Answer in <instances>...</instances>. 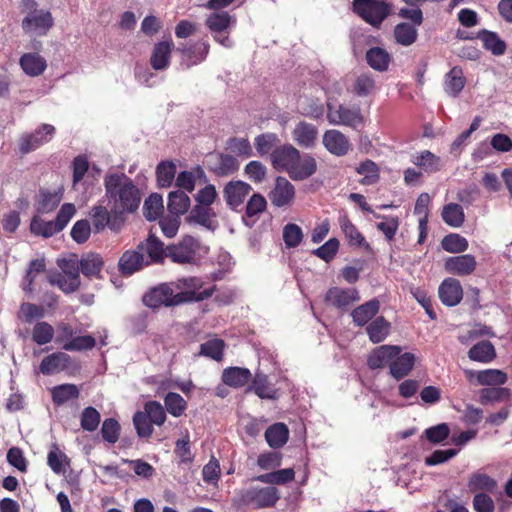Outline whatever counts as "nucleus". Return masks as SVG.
Here are the masks:
<instances>
[{
  "label": "nucleus",
  "mask_w": 512,
  "mask_h": 512,
  "mask_svg": "<svg viewBox=\"0 0 512 512\" xmlns=\"http://www.w3.org/2000/svg\"><path fill=\"white\" fill-rule=\"evenodd\" d=\"M105 196L114 216L132 213L141 203V193L123 172L110 171L104 177Z\"/></svg>",
  "instance_id": "f257e3e1"
},
{
  "label": "nucleus",
  "mask_w": 512,
  "mask_h": 512,
  "mask_svg": "<svg viewBox=\"0 0 512 512\" xmlns=\"http://www.w3.org/2000/svg\"><path fill=\"white\" fill-rule=\"evenodd\" d=\"M20 8L22 13L25 14L21 23L25 33L43 36L53 26L52 14L48 10L38 9L36 0H21Z\"/></svg>",
  "instance_id": "f03ea898"
},
{
  "label": "nucleus",
  "mask_w": 512,
  "mask_h": 512,
  "mask_svg": "<svg viewBox=\"0 0 512 512\" xmlns=\"http://www.w3.org/2000/svg\"><path fill=\"white\" fill-rule=\"evenodd\" d=\"M172 285L179 304L205 300L214 291L212 287L202 289L203 282L196 277L181 278L172 282Z\"/></svg>",
  "instance_id": "7ed1b4c3"
},
{
  "label": "nucleus",
  "mask_w": 512,
  "mask_h": 512,
  "mask_svg": "<svg viewBox=\"0 0 512 512\" xmlns=\"http://www.w3.org/2000/svg\"><path fill=\"white\" fill-rule=\"evenodd\" d=\"M205 252L199 240L190 235L184 236L177 244L167 247V255L173 262L180 264L193 263Z\"/></svg>",
  "instance_id": "20e7f679"
},
{
  "label": "nucleus",
  "mask_w": 512,
  "mask_h": 512,
  "mask_svg": "<svg viewBox=\"0 0 512 512\" xmlns=\"http://www.w3.org/2000/svg\"><path fill=\"white\" fill-rule=\"evenodd\" d=\"M353 9L372 26H379L391 11V4L384 0H354Z\"/></svg>",
  "instance_id": "39448f33"
},
{
  "label": "nucleus",
  "mask_w": 512,
  "mask_h": 512,
  "mask_svg": "<svg viewBox=\"0 0 512 512\" xmlns=\"http://www.w3.org/2000/svg\"><path fill=\"white\" fill-rule=\"evenodd\" d=\"M236 23L235 17L225 11L213 12L207 16L205 24L213 35L216 42L225 48H232L234 42L227 35L223 33L227 32Z\"/></svg>",
  "instance_id": "423d86ee"
},
{
  "label": "nucleus",
  "mask_w": 512,
  "mask_h": 512,
  "mask_svg": "<svg viewBox=\"0 0 512 512\" xmlns=\"http://www.w3.org/2000/svg\"><path fill=\"white\" fill-rule=\"evenodd\" d=\"M58 266L62 272L49 277V282L57 285L65 293L77 290L80 286L79 262L76 259H61Z\"/></svg>",
  "instance_id": "0eeeda50"
},
{
  "label": "nucleus",
  "mask_w": 512,
  "mask_h": 512,
  "mask_svg": "<svg viewBox=\"0 0 512 512\" xmlns=\"http://www.w3.org/2000/svg\"><path fill=\"white\" fill-rule=\"evenodd\" d=\"M327 107V119L332 125H343L356 129L364 122V118L359 107L334 105L331 103H328Z\"/></svg>",
  "instance_id": "6e6552de"
},
{
  "label": "nucleus",
  "mask_w": 512,
  "mask_h": 512,
  "mask_svg": "<svg viewBox=\"0 0 512 512\" xmlns=\"http://www.w3.org/2000/svg\"><path fill=\"white\" fill-rule=\"evenodd\" d=\"M143 303L150 308L179 305L172 282L152 288L143 296Z\"/></svg>",
  "instance_id": "1a4fd4ad"
},
{
  "label": "nucleus",
  "mask_w": 512,
  "mask_h": 512,
  "mask_svg": "<svg viewBox=\"0 0 512 512\" xmlns=\"http://www.w3.org/2000/svg\"><path fill=\"white\" fill-rule=\"evenodd\" d=\"M251 191L252 187L248 183L241 180H232L224 186L223 198L230 209L239 211Z\"/></svg>",
  "instance_id": "9d476101"
},
{
  "label": "nucleus",
  "mask_w": 512,
  "mask_h": 512,
  "mask_svg": "<svg viewBox=\"0 0 512 512\" xmlns=\"http://www.w3.org/2000/svg\"><path fill=\"white\" fill-rule=\"evenodd\" d=\"M55 134V127L50 124H42L34 133L25 134L19 139V150L22 154L29 153L48 143Z\"/></svg>",
  "instance_id": "9b49d317"
},
{
  "label": "nucleus",
  "mask_w": 512,
  "mask_h": 512,
  "mask_svg": "<svg viewBox=\"0 0 512 512\" xmlns=\"http://www.w3.org/2000/svg\"><path fill=\"white\" fill-rule=\"evenodd\" d=\"M295 187L285 177L278 176L275 179L274 186L270 190L268 197L272 205L282 208L292 205L295 199Z\"/></svg>",
  "instance_id": "f8f14e48"
},
{
  "label": "nucleus",
  "mask_w": 512,
  "mask_h": 512,
  "mask_svg": "<svg viewBox=\"0 0 512 512\" xmlns=\"http://www.w3.org/2000/svg\"><path fill=\"white\" fill-rule=\"evenodd\" d=\"M278 499L279 494L275 487L251 488L242 496V502L255 508L271 507Z\"/></svg>",
  "instance_id": "ddd939ff"
},
{
  "label": "nucleus",
  "mask_w": 512,
  "mask_h": 512,
  "mask_svg": "<svg viewBox=\"0 0 512 512\" xmlns=\"http://www.w3.org/2000/svg\"><path fill=\"white\" fill-rule=\"evenodd\" d=\"M464 374L467 380L481 386H499L507 382V374L499 369L472 370L466 369Z\"/></svg>",
  "instance_id": "4468645a"
},
{
  "label": "nucleus",
  "mask_w": 512,
  "mask_h": 512,
  "mask_svg": "<svg viewBox=\"0 0 512 512\" xmlns=\"http://www.w3.org/2000/svg\"><path fill=\"white\" fill-rule=\"evenodd\" d=\"M299 150L291 144H284L271 152L272 166L281 172L288 174L289 170L297 160Z\"/></svg>",
  "instance_id": "2eb2a0df"
},
{
  "label": "nucleus",
  "mask_w": 512,
  "mask_h": 512,
  "mask_svg": "<svg viewBox=\"0 0 512 512\" xmlns=\"http://www.w3.org/2000/svg\"><path fill=\"white\" fill-rule=\"evenodd\" d=\"M322 144L326 150L335 156H344L351 150L349 139L339 130H327L322 137Z\"/></svg>",
  "instance_id": "dca6fc26"
},
{
  "label": "nucleus",
  "mask_w": 512,
  "mask_h": 512,
  "mask_svg": "<svg viewBox=\"0 0 512 512\" xmlns=\"http://www.w3.org/2000/svg\"><path fill=\"white\" fill-rule=\"evenodd\" d=\"M317 171L316 159L308 154L299 152L297 160L288 172L289 177L294 181L306 180Z\"/></svg>",
  "instance_id": "f3484780"
},
{
  "label": "nucleus",
  "mask_w": 512,
  "mask_h": 512,
  "mask_svg": "<svg viewBox=\"0 0 512 512\" xmlns=\"http://www.w3.org/2000/svg\"><path fill=\"white\" fill-rule=\"evenodd\" d=\"M359 299V293L355 288L332 287L325 296V301L329 305L343 310Z\"/></svg>",
  "instance_id": "a211bd4d"
},
{
  "label": "nucleus",
  "mask_w": 512,
  "mask_h": 512,
  "mask_svg": "<svg viewBox=\"0 0 512 512\" xmlns=\"http://www.w3.org/2000/svg\"><path fill=\"white\" fill-rule=\"evenodd\" d=\"M215 218L216 213L212 207L196 203L186 217V221L214 231L218 227V222Z\"/></svg>",
  "instance_id": "6ab92c4d"
},
{
  "label": "nucleus",
  "mask_w": 512,
  "mask_h": 512,
  "mask_svg": "<svg viewBox=\"0 0 512 512\" xmlns=\"http://www.w3.org/2000/svg\"><path fill=\"white\" fill-rule=\"evenodd\" d=\"M476 265V259L471 254L448 257L444 262V268L448 273L459 276L470 275Z\"/></svg>",
  "instance_id": "aec40b11"
},
{
  "label": "nucleus",
  "mask_w": 512,
  "mask_h": 512,
  "mask_svg": "<svg viewBox=\"0 0 512 512\" xmlns=\"http://www.w3.org/2000/svg\"><path fill=\"white\" fill-rule=\"evenodd\" d=\"M293 141L302 148H312L318 139V129L315 125L300 121L292 131Z\"/></svg>",
  "instance_id": "412c9836"
},
{
  "label": "nucleus",
  "mask_w": 512,
  "mask_h": 512,
  "mask_svg": "<svg viewBox=\"0 0 512 512\" xmlns=\"http://www.w3.org/2000/svg\"><path fill=\"white\" fill-rule=\"evenodd\" d=\"M438 294L444 305L455 306L463 298V289L457 279L447 278L440 284Z\"/></svg>",
  "instance_id": "4be33fe9"
},
{
  "label": "nucleus",
  "mask_w": 512,
  "mask_h": 512,
  "mask_svg": "<svg viewBox=\"0 0 512 512\" xmlns=\"http://www.w3.org/2000/svg\"><path fill=\"white\" fill-rule=\"evenodd\" d=\"M401 353V347L396 345H382L374 349L368 358V365L371 369L383 368L390 365L392 360Z\"/></svg>",
  "instance_id": "5701e85b"
},
{
  "label": "nucleus",
  "mask_w": 512,
  "mask_h": 512,
  "mask_svg": "<svg viewBox=\"0 0 512 512\" xmlns=\"http://www.w3.org/2000/svg\"><path fill=\"white\" fill-rule=\"evenodd\" d=\"M201 182H206V175L202 168L196 167L179 172L175 179V186L178 188L177 190L191 193L196 185Z\"/></svg>",
  "instance_id": "b1692460"
},
{
  "label": "nucleus",
  "mask_w": 512,
  "mask_h": 512,
  "mask_svg": "<svg viewBox=\"0 0 512 512\" xmlns=\"http://www.w3.org/2000/svg\"><path fill=\"white\" fill-rule=\"evenodd\" d=\"M70 364V356L64 352H55L46 356L40 363L39 372L53 375L65 370Z\"/></svg>",
  "instance_id": "393cba45"
},
{
  "label": "nucleus",
  "mask_w": 512,
  "mask_h": 512,
  "mask_svg": "<svg viewBox=\"0 0 512 512\" xmlns=\"http://www.w3.org/2000/svg\"><path fill=\"white\" fill-rule=\"evenodd\" d=\"M147 265H149L148 259L138 249L136 251H126L118 263L121 273L125 275H131Z\"/></svg>",
  "instance_id": "a878e982"
},
{
  "label": "nucleus",
  "mask_w": 512,
  "mask_h": 512,
  "mask_svg": "<svg viewBox=\"0 0 512 512\" xmlns=\"http://www.w3.org/2000/svg\"><path fill=\"white\" fill-rule=\"evenodd\" d=\"M173 48L171 40L157 43L152 51L150 63L155 70H165L170 63V56Z\"/></svg>",
  "instance_id": "bb28decb"
},
{
  "label": "nucleus",
  "mask_w": 512,
  "mask_h": 512,
  "mask_svg": "<svg viewBox=\"0 0 512 512\" xmlns=\"http://www.w3.org/2000/svg\"><path fill=\"white\" fill-rule=\"evenodd\" d=\"M191 207V199L188 193L181 190L171 191L167 199V209L171 215L181 216L186 214Z\"/></svg>",
  "instance_id": "cd10ccee"
},
{
  "label": "nucleus",
  "mask_w": 512,
  "mask_h": 512,
  "mask_svg": "<svg viewBox=\"0 0 512 512\" xmlns=\"http://www.w3.org/2000/svg\"><path fill=\"white\" fill-rule=\"evenodd\" d=\"M90 217L96 232L103 231L107 226L114 231L120 229V223L116 220L111 221L110 212L103 205H95L90 211Z\"/></svg>",
  "instance_id": "c85d7f7f"
},
{
  "label": "nucleus",
  "mask_w": 512,
  "mask_h": 512,
  "mask_svg": "<svg viewBox=\"0 0 512 512\" xmlns=\"http://www.w3.org/2000/svg\"><path fill=\"white\" fill-rule=\"evenodd\" d=\"M415 361V355L410 352L398 354L390 363V374L397 380L405 377L413 369Z\"/></svg>",
  "instance_id": "c756f323"
},
{
  "label": "nucleus",
  "mask_w": 512,
  "mask_h": 512,
  "mask_svg": "<svg viewBox=\"0 0 512 512\" xmlns=\"http://www.w3.org/2000/svg\"><path fill=\"white\" fill-rule=\"evenodd\" d=\"M251 389L262 399H275L278 397V388L275 383L264 374H256Z\"/></svg>",
  "instance_id": "7c9ffc66"
},
{
  "label": "nucleus",
  "mask_w": 512,
  "mask_h": 512,
  "mask_svg": "<svg viewBox=\"0 0 512 512\" xmlns=\"http://www.w3.org/2000/svg\"><path fill=\"white\" fill-rule=\"evenodd\" d=\"M20 66L25 74L36 77L41 75L46 67V60L37 53H26L20 58Z\"/></svg>",
  "instance_id": "2f4dec72"
},
{
  "label": "nucleus",
  "mask_w": 512,
  "mask_h": 512,
  "mask_svg": "<svg viewBox=\"0 0 512 512\" xmlns=\"http://www.w3.org/2000/svg\"><path fill=\"white\" fill-rule=\"evenodd\" d=\"M412 162L426 173H435L443 166L440 157L428 150H424L413 155Z\"/></svg>",
  "instance_id": "473e14b6"
},
{
  "label": "nucleus",
  "mask_w": 512,
  "mask_h": 512,
  "mask_svg": "<svg viewBox=\"0 0 512 512\" xmlns=\"http://www.w3.org/2000/svg\"><path fill=\"white\" fill-rule=\"evenodd\" d=\"M468 357L472 361L487 364L495 359L496 351L492 343L489 341H481L470 348Z\"/></svg>",
  "instance_id": "72a5a7b5"
},
{
  "label": "nucleus",
  "mask_w": 512,
  "mask_h": 512,
  "mask_svg": "<svg viewBox=\"0 0 512 512\" xmlns=\"http://www.w3.org/2000/svg\"><path fill=\"white\" fill-rule=\"evenodd\" d=\"M366 61L373 70L384 72L388 70L391 55L382 47H373L367 50Z\"/></svg>",
  "instance_id": "f704fd0d"
},
{
  "label": "nucleus",
  "mask_w": 512,
  "mask_h": 512,
  "mask_svg": "<svg viewBox=\"0 0 512 512\" xmlns=\"http://www.w3.org/2000/svg\"><path fill=\"white\" fill-rule=\"evenodd\" d=\"M465 82L462 69L455 66L445 76L444 90L448 95L456 97L463 90Z\"/></svg>",
  "instance_id": "c9c22d12"
},
{
  "label": "nucleus",
  "mask_w": 512,
  "mask_h": 512,
  "mask_svg": "<svg viewBox=\"0 0 512 512\" xmlns=\"http://www.w3.org/2000/svg\"><path fill=\"white\" fill-rule=\"evenodd\" d=\"M251 379V372L247 368L230 367L223 371V382L231 387L240 388L246 385Z\"/></svg>",
  "instance_id": "e433bc0d"
},
{
  "label": "nucleus",
  "mask_w": 512,
  "mask_h": 512,
  "mask_svg": "<svg viewBox=\"0 0 512 512\" xmlns=\"http://www.w3.org/2000/svg\"><path fill=\"white\" fill-rule=\"evenodd\" d=\"M379 308L380 303L376 299L358 306L351 313L354 323L358 326L367 324L378 313Z\"/></svg>",
  "instance_id": "4c0bfd02"
},
{
  "label": "nucleus",
  "mask_w": 512,
  "mask_h": 512,
  "mask_svg": "<svg viewBox=\"0 0 512 512\" xmlns=\"http://www.w3.org/2000/svg\"><path fill=\"white\" fill-rule=\"evenodd\" d=\"M138 250L145 255L149 264L161 261L165 255L163 244L155 236H149L145 243L138 246Z\"/></svg>",
  "instance_id": "58836bf2"
},
{
  "label": "nucleus",
  "mask_w": 512,
  "mask_h": 512,
  "mask_svg": "<svg viewBox=\"0 0 512 512\" xmlns=\"http://www.w3.org/2000/svg\"><path fill=\"white\" fill-rule=\"evenodd\" d=\"M45 262L43 259L31 261L27 273L22 282V288L25 292L32 293L36 289V281L43 276Z\"/></svg>",
  "instance_id": "ea45409f"
},
{
  "label": "nucleus",
  "mask_w": 512,
  "mask_h": 512,
  "mask_svg": "<svg viewBox=\"0 0 512 512\" xmlns=\"http://www.w3.org/2000/svg\"><path fill=\"white\" fill-rule=\"evenodd\" d=\"M265 438L271 448H280L287 443L289 430L285 424L276 423L266 430Z\"/></svg>",
  "instance_id": "a19ab883"
},
{
  "label": "nucleus",
  "mask_w": 512,
  "mask_h": 512,
  "mask_svg": "<svg viewBox=\"0 0 512 512\" xmlns=\"http://www.w3.org/2000/svg\"><path fill=\"white\" fill-rule=\"evenodd\" d=\"M391 324L380 316L367 326V334L373 343L384 341L390 334Z\"/></svg>",
  "instance_id": "79ce46f5"
},
{
  "label": "nucleus",
  "mask_w": 512,
  "mask_h": 512,
  "mask_svg": "<svg viewBox=\"0 0 512 512\" xmlns=\"http://www.w3.org/2000/svg\"><path fill=\"white\" fill-rule=\"evenodd\" d=\"M443 221L454 228L462 226L465 220L464 210L461 205L457 203H449L442 209Z\"/></svg>",
  "instance_id": "37998d69"
},
{
  "label": "nucleus",
  "mask_w": 512,
  "mask_h": 512,
  "mask_svg": "<svg viewBox=\"0 0 512 512\" xmlns=\"http://www.w3.org/2000/svg\"><path fill=\"white\" fill-rule=\"evenodd\" d=\"M158 185L162 188H169L176 179V165L172 161H162L156 168Z\"/></svg>",
  "instance_id": "c03bdc74"
},
{
  "label": "nucleus",
  "mask_w": 512,
  "mask_h": 512,
  "mask_svg": "<svg viewBox=\"0 0 512 512\" xmlns=\"http://www.w3.org/2000/svg\"><path fill=\"white\" fill-rule=\"evenodd\" d=\"M478 37L483 42L484 47L492 54L500 56L505 53L506 44L496 33L483 30Z\"/></svg>",
  "instance_id": "a18cd8bd"
},
{
  "label": "nucleus",
  "mask_w": 512,
  "mask_h": 512,
  "mask_svg": "<svg viewBox=\"0 0 512 512\" xmlns=\"http://www.w3.org/2000/svg\"><path fill=\"white\" fill-rule=\"evenodd\" d=\"M340 226L350 245L369 248L362 234L346 216L340 218Z\"/></svg>",
  "instance_id": "49530a36"
},
{
  "label": "nucleus",
  "mask_w": 512,
  "mask_h": 512,
  "mask_svg": "<svg viewBox=\"0 0 512 512\" xmlns=\"http://www.w3.org/2000/svg\"><path fill=\"white\" fill-rule=\"evenodd\" d=\"M376 90V82L372 75L364 73L356 77L352 92L359 97H366Z\"/></svg>",
  "instance_id": "de8ad7c7"
},
{
  "label": "nucleus",
  "mask_w": 512,
  "mask_h": 512,
  "mask_svg": "<svg viewBox=\"0 0 512 512\" xmlns=\"http://www.w3.org/2000/svg\"><path fill=\"white\" fill-rule=\"evenodd\" d=\"M295 472L292 468L281 469L271 473L259 475L256 479L265 484H285L294 479Z\"/></svg>",
  "instance_id": "09e8293b"
},
{
  "label": "nucleus",
  "mask_w": 512,
  "mask_h": 512,
  "mask_svg": "<svg viewBox=\"0 0 512 512\" xmlns=\"http://www.w3.org/2000/svg\"><path fill=\"white\" fill-rule=\"evenodd\" d=\"M225 343L223 340L214 338L210 339L200 346L199 355L211 358L215 361H221Z\"/></svg>",
  "instance_id": "8fccbe9b"
},
{
  "label": "nucleus",
  "mask_w": 512,
  "mask_h": 512,
  "mask_svg": "<svg viewBox=\"0 0 512 512\" xmlns=\"http://www.w3.org/2000/svg\"><path fill=\"white\" fill-rule=\"evenodd\" d=\"M52 398L54 403L61 405L69 400L75 399L79 395V390L74 384H62L52 389Z\"/></svg>",
  "instance_id": "3c124183"
},
{
  "label": "nucleus",
  "mask_w": 512,
  "mask_h": 512,
  "mask_svg": "<svg viewBox=\"0 0 512 512\" xmlns=\"http://www.w3.org/2000/svg\"><path fill=\"white\" fill-rule=\"evenodd\" d=\"M55 330L52 325L47 322H37L32 330V339L38 345H45L52 341Z\"/></svg>",
  "instance_id": "603ef678"
},
{
  "label": "nucleus",
  "mask_w": 512,
  "mask_h": 512,
  "mask_svg": "<svg viewBox=\"0 0 512 512\" xmlns=\"http://www.w3.org/2000/svg\"><path fill=\"white\" fill-rule=\"evenodd\" d=\"M47 463L56 474L64 473L69 465L68 457L57 446L48 453Z\"/></svg>",
  "instance_id": "864d4df0"
},
{
  "label": "nucleus",
  "mask_w": 512,
  "mask_h": 512,
  "mask_svg": "<svg viewBox=\"0 0 512 512\" xmlns=\"http://www.w3.org/2000/svg\"><path fill=\"white\" fill-rule=\"evenodd\" d=\"M163 198L160 194H151L144 202V215L148 220H156L163 211Z\"/></svg>",
  "instance_id": "5fc2aeb1"
},
{
  "label": "nucleus",
  "mask_w": 512,
  "mask_h": 512,
  "mask_svg": "<svg viewBox=\"0 0 512 512\" xmlns=\"http://www.w3.org/2000/svg\"><path fill=\"white\" fill-rule=\"evenodd\" d=\"M31 232L43 237H50L61 231L55 221H43L35 216L30 225Z\"/></svg>",
  "instance_id": "6e6d98bb"
},
{
  "label": "nucleus",
  "mask_w": 512,
  "mask_h": 512,
  "mask_svg": "<svg viewBox=\"0 0 512 512\" xmlns=\"http://www.w3.org/2000/svg\"><path fill=\"white\" fill-rule=\"evenodd\" d=\"M394 36L397 43L403 46L413 44L417 38V29L410 24L400 23L394 29Z\"/></svg>",
  "instance_id": "4d7b16f0"
},
{
  "label": "nucleus",
  "mask_w": 512,
  "mask_h": 512,
  "mask_svg": "<svg viewBox=\"0 0 512 512\" xmlns=\"http://www.w3.org/2000/svg\"><path fill=\"white\" fill-rule=\"evenodd\" d=\"M442 248L449 253H462L468 249V241L463 236L452 233L441 241Z\"/></svg>",
  "instance_id": "13d9d810"
},
{
  "label": "nucleus",
  "mask_w": 512,
  "mask_h": 512,
  "mask_svg": "<svg viewBox=\"0 0 512 512\" xmlns=\"http://www.w3.org/2000/svg\"><path fill=\"white\" fill-rule=\"evenodd\" d=\"M510 390L508 388H483L479 392L480 403L483 405L500 402L508 399Z\"/></svg>",
  "instance_id": "bf43d9fd"
},
{
  "label": "nucleus",
  "mask_w": 512,
  "mask_h": 512,
  "mask_svg": "<svg viewBox=\"0 0 512 512\" xmlns=\"http://www.w3.org/2000/svg\"><path fill=\"white\" fill-rule=\"evenodd\" d=\"M356 172L363 175L360 182L364 185H371L379 180V169L371 160L360 163L356 168Z\"/></svg>",
  "instance_id": "052dcab7"
},
{
  "label": "nucleus",
  "mask_w": 512,
  "mask_h": 512,
  "mask_svg": "<svg viewBox=\"0 0 512 512\" xmlns=\"http://www.w3.org/2000/svg\"><path fill=\"white\" fill-rule=\"evenodd\" d=\"M103 262L99 255L91 254L84 257L79 263V271L85 276H96L100 273Z\"/></svg>",
  "instance_id": "680f3d73"
},
{
  "label": "nucleus",
  "mask_w": 512,
  "mask_h": 512,
  "mask_svg": "<svg viewBox=\"0 0 512 512\" xmlns=\"http://www.w3.org/2000/svg\"><path fill=\"white\" fill-rule=\"evenodd\" d=\"M95 344L96 340L94 337L90 335H84L73 337L69 341L65 342L62 345V348L65 351H83L92 349Z\"/></svg>",
  "instance_id": "e2e57ef3"
},
{
  "label": "nucleus",
  "mask_w": 512,
  "mask_h": 512,
  "mask_svg": "<svg viewBox=\"0 0 512 512\" xmlns=\"http://www.w3.org/2000/svg\"><path fill=\"white\" fill-rule=\"evenodd\" d=\"M303 240L302 229L293 223H289L283 228V241L287 248L297 247Z\"/></svg>",
  "instance_id": "0e129e2a"
},
{
  "label": "nucleus",
  "mask_w": 512,
  "mask_h": 512,
  "mask_svg": "<svg viewBox=\"0 0 512 512\" xmlns=\"http://www.w3.org/2000/svg\"><path fill=\"white\" fill-rule=\"evenodd\" d=\"M468 486L471 491L484 490L490 492L495 488L496 482L487 474L476 473L470 477Z\"/></svg>",
  "instance_id": "69168bd1"
},
{
  "label": "nucleus",
  "mask_w": 512,
  "mask_h": 512,
  "mask_svg": "<svg viewBox=\"0 0 512 512\" xmlns=\"http://www.w3.org/2000/svg\"><path fill=\"white\" fill-rule=\"evenodd\" d=\"M279 142V138L274 133H265L255 138V148L260 156L273 151L274 146Z\"/></svg>",
  "instance_id": "338daca9"
},
{
  "label": "nucleus",
  "mask_w": 512,
  "mask_h": 512,
  "mask_svg": "<svg viewBox=\"0 0 512 512\" xmlns=\"http://www.w3.org/2000/svg\"><path fill=\"white\" fill-rule=\"evenodd\" d=\"M144 412L146 413L152 424L160 426L166 420L165 410L159 402H147L144 406Z\"/></svg>",
  "instance_id": "774afa93"
}]
</instances>
